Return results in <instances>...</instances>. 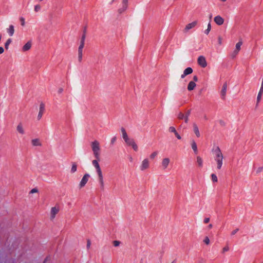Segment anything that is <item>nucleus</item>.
<instances>
[{"mask_svg": "<svg viewBox=\"0 0 263 263\" xmlns=\"http://www.w3.org/2000/svg\"><path fill=\"white\" fill-rule=\"evenodd\" d=\"M213 153L216 163L217 168L220 170L223 164V156L218 147L213 149Z\"/></svg>", "mask_w": 263, "mask_h": 263, "instance_id": "f257e3e1", "label": "nucleus"}, {"mask_svg": "<svg viewBox=\"0 0 263 263\" xmlns=\"http://www.w3.org/2000/svg\"><path fill=\"white\" fill-rule=\"evenodd\" d=\"M121 133L122 136L126 144L131 146L135 151H137L138 150V147L137 145L133 139L128 137L127 134L124 129L122 128L121 129Z\"/></svg>", "mask_w": 263, "mask_h": 263, "instance_id": "f03ea898", "label": "nucleus"}, {"mask_svg": "<svg viewBox=\"0 0 263 263\" xmlns=\"http://www.w3.org/2000/svg\"><path fill=\"white\" fill-rule=\"evenodd\" d=\"M99 159H96L93 160L92 161V165L94 166V167L96 168V171L98 174V177L99 181V183L100 185L102 187L104 186V182L103 180V176L102 174V172L101 171V169L100 167L99 164Z\"/></svg>", "mask_w": 263, "mask_h": 263, "instance_id": "7ed1b4c3", "label": "nucleus"}, {"mask_svg": "<svg viewBox=\"0 0 263 263\" xmlns=\"http://www.w3.org/2000/svg\"><path fill=\"white\" fill-rule=\"evenodd\" d=\"M91 147L95 158L97 159L100 158V145L98 141H94L91 143Z\"/></svg>", "mask_w": 263, "mask_h": 263, "instance_id": "20e7f679", "label": "nucleus"}, {"mask_svg": "<svg viewBox=\"0 0 263 263\" xmlns=\"http://www.w3.org/2000/svg\"><path fill=\"white\" fill-rule=\"evenodd\" d=\"M90 177V175L88 173H85L78 185V189L80 190L83 189L88 182Z\"/></svg>", "mask_w": 263, "mask_h": 263, "instance_id": "39448f33", "label": "nucleus"}, {"mask_svg": "<svg viewBox=\"0 0 263 263\" xmlns=\"http://www.w3.org/2000/svg\"><path fill=\"white\" fill-rule=\"evenodd\" d=\"M242 44V41H239L236 44L235 49L231 53V57L232 58H235L238 54L239 52L241 49V46Z\"/></svg>", "mask_w": 263, "mask_h": 263, "instance_id": "423d86ee", "label": "nucleus"}, {"mask_svg": "<svg viewBox=\"0 0 263 263\" xmlns=\"http://www.w3.org/2000/svg\"><path fill=\"white\" fill-rule=\"evenodd\" d=\"M150 161L147 158L144 159L140 163L139 168L141 171H144L149 168Z\"/></svg>", "mask_w": 263, "mask_h": 263, "instance_id": "0eeeda50", "label": "nucleus"}, {"mask_svg": "<svg viewBox=\"0 0 263 263\" xmlns=\"http://www.w3.org/2000/svg\"><path fill=\"white\" fill-rule=\"evenodd\" d=\"M60 211V208L59 206H55L53 207H52L50 209V212H49V218L50 220H53L56 215L59 213Z\"/></svg>", "mask_w": 263, "mask_h": 263, "instance_id": "6e6552de", "label": "nucleus"}, {"mask_svg": "<svg viewBox=\"0 0 263 263\" xmlns=\"http://www.w3.org/2000/svg\"><path fill=\"white\" fill-rule=\"evenodd\" d=\"M198 80V77L196 76L193 77V81H191L187 85V89L189 91L193 90L196 87V82Z\"/></svg>", "mask_w": 263, "mask_h": 263, "instance_id": "1a4fd4ad", "label": "nucleus"}, {"mask_svg": "<svg viewBox=\"0 0 263 263\" xmlns=\"http://www.w3.org/2000/svg\"><path fill=\"white\" fill-rule=\"evenodd\" d=\"M197 63L202 68H205L207 66V62L204 57L200 55L198 58Z\"/></svg>", "mask_w": 263, "mask_h": 263, "instance_id": "9d476101", "label": "nucleus"}, {"mask_svg": "<svg viewBox=\"0 0 263 263\" xmlns=\"http://www.w3.org/2000/svg\"><path fill=\"white\" fill-rule=\"evenodd\" d=\"M84 46V40L83 39L81 41V44L78 49V58L80 61H81L83 55V49Z\"/></svg>", "mask_w": 263, "mask_h": 263, "instance_id": "9b49d317", "label": "nucleus"}, {"mask_svg": "<svg viewBox=\"0 0 263 263\" xmlns=\"http://www.w3.org/2000/svg\"><path fill=\"white\" fill-rule=\"evenodd\" d=\"M44 111L45 105L44 103H41L39 106V110L37 116V119L38 120H40L42 118Z\"/></svg>", "mask_w": 263, "mask_h": 263, "instance_id": "f8f14e48", "label": "nucleus"}, {"mask_svg": "<svg viewBox=\"0 0 263 263\" xmlns=\"http://www.w3.org/2000/svg\"><path fill=\"white\" fill-rule=\"evenodd\" d=\"M197 25V21H194L192 23L187 24L184 27V31L185 32H187L190 30V29H192L195 27L196 25Z\"/></svg>", "mask_w": 263, "mask_h": 263, "instance_id": "ddd939ff", "label": "nucleus"}, {"mask_svg": "<svg viewBox=\"0 0 263 263\" xmlns=\"http://www.w3.org/2000/svg\"><path fill=\"white\" fill-rule=\"evenodd\" d=\"M214 21L217 25L220 26L223 24L224 20L220 15H216L214 18Z\"/></svg>", "mask_w": 263, "mask_h": 263, "instance_id": "4468645a", "label": "nucleus"}, {"mask_svg": "<svg viewBox=\"0 0 263 263\" xmlns=\"http://www.w3.org/2000/svg\"><path fill=\"white\" fill-rule=\"evenodd\" d=\"M171 162V160L169 158H164L162 159L161 161L162 167L164 169H166L168 167V165Z\"/></svg>", "mask_w": 263, "mask_h": 263, "instance_id": "2eb2a0df", "label": "nucleus"}, {"mask_svg": "<svg viewBox=\"0 0 263 263\" xmlns=\"http://www.w3.org/2000/svg\"><path fill=\"white\" fill-rule=\"evenodd\" d=\"M168 132H170V133H174V134L175 135V136H176V137L178 139V140H181V136L179 134V133L177 132V131L176 130V128L174 126H170L169 128H168Z\"/></svg>", "mask_w": 263, "mask_h": 263, "instance_id": "dca6fc26", "label": "nucleus"}, {"mask_svg": "<svg viewBox=\"0 0 263 263\" xmlns=\"http://www.w3.org/2000/svg\"><path fill=\"white\" fill-rule=\"evenodd\" d=\"M78 170V164L76 162H72L70 165V168L69 170V173L70 174H75Z\"/></svg>", "mask_w": 263, "mask_h": 263, "instance_id": "f3484780", "label": "nucleus"}, {"mask_svg": "<svg viewBox=\"0 0 263 263\" xmlns=\"http://www.w3.org/2000/svg\"><path fill=\"white\" fill-rule=\"evenodd\" d=\"M32 47V42L31 41H28L26 44H25L22 48V52H26L29 50Z\"/></svg>", "mask_w": 263, "mask_h": 263, "instance_id": "a211bd4d", "label": "nucleus"}, {"mask_svg": "<svg viewBox=\"0 0 263 263\" xmlns=\"http://www.w3.org/2000/svg\"><path fill=\"white\" fill-rule=\"evenodd\" d=\"M31 143L33 146H41L42 145V141L39 138H34L32 139Z\"/></svg>", "mask_w": 263, "mask_h": 263, "instance_id": "6ab92c4d", "label": "nucleus"}, {"mask_svg": "<svg viewBox=\"0 0 263 263\" xmlns=\"http://www.w3.org/2000/svg\"><path fill=\"white\" fill-rule=\"evenodd\" d=\"M128 6V0H122V8L118 10V12L120 13H122L124 12Z\"/></svg>", "mask_w": 263, "mask_h": 263, "instance_id": "aec40b11", "label": "nucleus"}, {"mask_svg": "<svg viewBox=\"0 0 263 263\" xmlns=\"http://www.w3.org/2000/svg\"><path fill=\"white\" fill-rule=\"evenodd\" d=\"M16 131L21 135H24L25 134V130L24 126L22 123H19L16 127Z\"/></svg>", "mask_w": 263, "mask_h": 263, "instance_id": "412c9836", "label": "nucleus"}, {"mask_svg": "<svg viewBox=\"0 0 263 263\" xmlns=\"http://www.w3.org/2000/svg\"><path fill=\"white\" fill-rule=\"evenodd\" d=\"M189 114V112L187 113V115H185L182 112H179L178 114V118L180 120L184 119L185 123H187L188 122V116Z\"/></svg>", "mask_w": 263, "mask_h": 263, "instance_id": "4be33fe9", "label": "nucleus"}, {"mask_svg": "<svg viewBox=\"0 0 263 263\" xmlns=\"http://www.w3.org/2000/svg\"><path fill=\"white\" fill-rule=\"evenodd\" d=\"M193 72V69L191 67H188L186 68L184 71L183 73L181 75V78H184L186 76L190 74Z\"/></svg>", "mask_w": 263, "mask_h": 263, "instance_id": "5701e85b", "label": "nucleus"}, {"mask_svg": "<svg viewBox=\"0 0 263 263\" xmlns=\"http://www.w3.org/2000/svg\"><path fill=\"white\" fill-rule=\"evenodd\" d=\"M193 132H194V134H195V135L197 137H199L200 136V134L199 128H198L197 125L196 124H194L193 125Z\"/></svg>", "mask_w": 263, "mask_h": 263, "instance_id": "b1692460", "label": "nucleus"}, {"mask_svg": "<svg viewBox=\"0 0 263 263\" xmlns=\"http://www.w3.org/2000/svg\"><path fill=\"white\" fill-rule=\"evenodd\" d=\"M7 31L10 36H12L14 33V28L13 25H10L7 29Z\"/></svg>", "mask_w": 263, "mask_h": 263, "instance_id": "393cba45", "label": "nucleus"}, {"mask_svg": "<svg viewBox=\"0 0 263 263\" xmlns=\"http://www.w3.org/2000/svg\"><path fill=\"white\" fill-rule=\"evenodd\" d=\"M197 163L199 167H200L202 166L203 160H202V158L199 156H198L197 157Z\"/></svg>", "mask_w": 263, "mask_h": 263, "instance_id": "a878e982", "label": "nucleus"}, {"mask_svg": "<svg viewBox=\"0 0 263 263\" xmlns=\"http://www.w3.org/2000/svg\"><path fill=\"white\" fill-rule=\"evenodd\" d=\"M191 146L193 151L196 153L197 152V146L195 141L191 143Z\"/></svg>", "mask_w": 263, "mask_h": 263, "instance_id": "bb28decb", "label": "nucleus"}, {"mask_svg": "<svg viewBox=\"0 0 263 263\" xmlns=\"http://www.w3.org/2000/svg\"><path fill=\"white\" fill-rule=\"evenodd\" d=\"M211 25L210 23H209L207 26V29L204 31V33L206 35H208L211 31Z\"/></svg>", "mask_w": 263, "mask_h": 263, "instance_id": "cd10ccee", "label": "nucleus"}, {"mask_svg": "<svg viewBox=\"0 0 263 263\" xmlns=\"http://www.w3.org/2000/svg\"><path fill=\"white\" fill-rule=\"evenodd\" d=\"M226 91H227V86L223 85L222 87V88L221 89V93L223 96H224L226 95Z\"/></svg>", "mask_w": 263, "mask_h": 263, "instance_id": "c85d7f7f", "label": "nucleus"}, {"mask_svg": "<svg viewBox=\"0 0 263 263\" xmlns=\"http://www.w3.org/2000/svg\"><path fill=\"white\" fill-rule=\"evenodd\" d=\"M211 179L213 182H217L218 181V179L216 175L214 174H212L211 175Z\"/></svg>", "mask_w": 263, "mask_h": 263, "instance_id": "c756f323", "label": "nucleus"}, {"mask_svg": "<svg viewBox=\"0 0 263 263\" xmlns=\"http://www.w3.org/2000/svg\"><path fill=\"white\" fill-rule=\"evenodd\" d=\"M229 250V247L227 246H224L221 250V253L222 254L225 253L226 252H228Z\"/></svg>", "mask_w": 263, "mask_h": 263, "instance_id": "7c9ffc66", "label": "nucleus"}, {"mask_svg": "<svg viewBox=\"0 0 263 263\" xmlns=\"http://www.w3.org/2000/svg\"><path fill=\"white\" fill-rule=\"evenodd\" d=\"M11 42V39H8L6 41V42L5 44V46L6 49H8L9 48V46Z\"/></svg>", "mask_w": 263, "mask_h": 263, "instance_id": "2f4dec72", "label": "nucleus"}, {"mask_svg": "<svg viewBox=\"0 0 263 263\" xmlns=\"http://www.w3.org/2000/svg\"><path fill=\"white\" fill-rule=\"evenodd\" d=\"M203 241L206 245H209L210 244V239L208 237H204V238L203 239Z\"/></svg>", "mask_w": 263, "mask_h": 263, "instance_id": "473e14b6", "label": "nucleus"}, {"mask_svg": "<svg viewBox=\"0 0 263 263\" xmlns=\"http://www.w3.org/2000/svg\"><path fill=\"white\" fill-rule=\"evenodd\" d=\"M157 154L158 153L157 152H154L150 155L149 157L151 159H154L156 157Z\"/></svg>", "mask_w": 263, "mask_h": 263, "instance_id": "72a5a7b5", "label": "nucleus"}, {"mask_svg": "<svg viewBox=\"0 0 263 263\" xmlns=\"http://www.w3.org/2000/svg\"><path fill=\"white\" fill-rule=\"evenodd\" d=\"M41 9V6L40 5H36L34 6V11L39 12Z\"/></svg>", "mask_w": 263, "mask_h": 263, "instance_id": "f704fd0d", "label": "nucleus"}, {"mask_svg": "<svg viewBox=\"0 0 263 263\" xmlns=\"http://www.w3.org/2000/svg\"><path fill=\"white\" fill-rule=\"evenodd\" d=\"M112 244L114 247H118L120 245V242L118 240H115L112 242Z\"/></svg>", "mask_w": 263, "mask_h": 263, "instance_id": "c9c22d12", "label": "nucleus"}, {"mask_svg": "<svg viewBox=\"0 0 263 263\" xmlns=\"http://www.w3.org/2000/svg\"><path fill=\"white\" fill-rule=\"evenodd\" d=\"M64 91V89L62 87H59L57 90V92L58 94H61Z\"/></svg>", "mask_w": 263, "mask_h": 263, "instance_id": "e433bc0d", "label": "nucleus"}, {"mask_svg": "<svg viewBox=\"0 0 263 263\" xmlns=\"http://www.w3.org/2000/svg\"><path fill=\"white\" fill-rule=\"evenodd\" d=\"M238 231V229H235L234 230H233V231H232L231 234V235H235L237 232Z\"/></svg>", "mask_w": 263, "mask_h": 263, "instance_id": "4c0bfd02", "label": "nucleus"}, {"mask_svg": "<svg viewBox=\"0 0 263 263\" xmlns=\"http://www.w3.org/2000/svg\"><path fill=\"white\" fill-rule=\"evenodd\" d=\"M20 21L21 22V25L22 26H24L25 25V19L23 17L20 18Z\"/></svg>", "mask_w": 263, "mask_h": 263, "instance_id": "58836bf2", "label": "nucleus"}, {"mask_svg": "<svg viewBox=\"0 0 263 263\" xmlns=\"http://www.w3.org/2000/svg\"><path fill=\"white\" fill-rule=\"evenodd\" d=\"M218 44L219 45H221L222 44V38L221 37V36H219L218 37Z\"/></svg>", "mask_w": 263, "mask_h": 263, "instance_id": "ea45409f", "label": "nucleus"}, {"mask_svg": "<svg viewBox=\"0 0 263 263\" xmlns=\"http://www.w3.org/2000/svg\"><path fill=\"white\" fill-rule=\"evenodd\" d=\"M210 221V218H206L204 219V222L205 223H208Z\"/></svg>", "mask_w": 263, "mask_h": 263, "instance_id": "a19ab883", "label": "nucleus"}, {"mask_svg": "<svg viewBox=\"0 0 263 263\" xmlns=\"http://www.w3.org/2000/svg\"><path fill=\"white\" fill-rule=\"evenodd\" d=\"M90 245H91V242L90 240H88L87 241V248H89L90 246Z\"/></svg>", "mask_w": 263, "mask_h": 263, "instance_id": "79ce46f5", "label": "nucleus"}, {"mask_svg": "<svg viewBox=\"0 0 263 263\" xmlns=\"http://www.w3.org/2000/svg\"><path fill=\"white\" fill-rule=\"evenodd\" d=\"M4 52V49L3 47H0V54H2Z\"/></svg>", "mask_w": 263, "mask_h": 263, "instance_id": "37998d69", "label": "nucleus"}, {"mask_svg": "<svg viewBox=\"0 0 263 263\" xmlns=\"http://www.w3.org/2000/svg\"><path fill=\"white\" fill-rule=\"evenodd\" d=\"M37 192V190L33 189L31 191V193H33Z\"/></svg>", "mask_w": 263, "mask_h": 263, "instance_id": "c03bdc74", "label": "nucleus"}, {"mask_svg": "<svg viewBox=\"0 0 263 263\" xmlns=\"http://www.w3.org/2000/svg\"><path fill=\"white\" fill-rule=\"evenodd\" d=\"M116 140V137H114V138H113L112 139V140H111V142H115Z\"/></svg>", "mask_w": 263, "mask_h": 263, "instance_id": "a18cd8bd", "label": "nucleus"}, {"mask_svg": "<svg viewBox=\"0 0 263 263\" xmlns=\"http://www.w3.org/2000/svg\"><path fill=\"white\" fill-rule=\"evenodd\" d=\"M220 2H226L227 0H219Z\"/></svg>", "mask_w": 263, "mask_h": 263, "instance_id": "49530a36", "label": "nucleus"}, {"mask_svg": "<svg viewBox=\"0 0 263 263\" xmlns=\"http://www.w3.org/2000/svg\"><path fill=\"white\" fill-rule=\"evenodd\" d=\"M209 227L210 228H211L212 227V224H210Z\"/></svg>", "mask_w": 263, "mask_h": 263, "instance_id": "de8ad7c7", "label": "nucleus"}]
</instances>
